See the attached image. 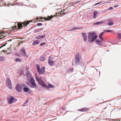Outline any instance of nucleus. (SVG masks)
Instances as JSON below:
<instances>
[{
  "mask_svg": "<svg viewBox=\"0 0 121 121\" xmlns=\"http://www.w3.org/2000/svg\"><path fill=\"white\" fill-rule=\"evenodd\" d=\"M26 73H27L26 75L27 78L28 80L30 81L31 84V85L28 84L27 85L31 88H37V86L35 83V80L32 77L31 74L28 72H27Z\"/></svg>",
  "mask_w": 121,
  "mask_h": 121,
  "instance_id": "obj_1",
  "label": "nucleus"
},
{
  "mask_svg": "<svg viewBox=\"0 0 121 121\" xmlns=\"http://www.w3.org/2000/svg\"><path fill=\"white\" fill-rule=\"evenodd\" d=\"M96 33L94 32H89L88 35V41L89 42L92 43L97 37V35H95Z\"/></svg>",
  "mask_w": 121,
  "mask_h": 121,
  "instance_id": "obj_2",
  "label": "nucleus"
},
{
  "mask_svg": "<svg viewBox=\"0 0 121 121\" xmlns=\"http://www.w3.org/2000/svg\"><path fill=\"white\" fill-rule=\"evenodd\" d=\"M35 78L36 80L43 87H47V86L44 83V82L42 80V78H39L36 74H35Z\"/></svg>",
  "mask_w": 121,
  "mask_h": 121,
  "instance_id": "obj_3",
  "label": "nucleus"
},
{
  "mask_svg": "<svg viewBox=\"0 0 121 121\" xmlns=\"http://www.w3.org/2000/svg\"><path fill=\"white\" fill-rule=\"evenodd\" d=\"M36 67L39 73L40 74H43L45 72V67H43L40 69L39 66L38 65H37Z\"/></svg>",
  "mask_w": 121,
  "mask_h": 121,
  "instance_id": "obj_4",
  "label": "nucleus"
},
{
  "mask_svg": "<svg viewBox=\"0 0 121 121\" xmlns=\"http://www.w3.org/2000/svg\"><path fill=\"white\" fill-rule=\"evenodd\" d=\"M29 22L28 21H27L26 22H24L22 24L20 23H17V25L19 29L22 28V27L23 26H26L28 24H29Z\"/></svg>",
  "mask_w": 121,
  "mask_h": 121,
  "instance_id": "obj_5",
  "label": "nucleus"
},
{
  "mask_svg": "<svg viewBox=\"0 0 121 121\" xmlns=\"http://www.w3.org/2000/svg\"><path fill=\"white\" fill-rule=\"evenodd\" d=\"M6 84L8 87L10 89H11L12 88L11 81L9 78H8L6 80Z\"/></svg>",
  "mask_w": 121,
  "mask_h": 121,
  "instance_id": "obj_6",
  "label": "nucleus"
},
{
  "mask_svg": "<svg viewBox=\"0 0 121 121\" xmlns=\"http://www.w3.org/2000/svg\"><path fill=\"white\" fill-rule=\"evenodd\" d=\"M15 89L17 92H20L22 89V86L20 84H17L16 86Z\"/></svg>",
  "mask_w": 121,
  "mask_h": 121,
  "instance_id": "obj_7",
  "label": "nucleus"
},
{
  "mask_svg": "<svg viewBox=\"0 0 121 121\" xmlns=\"http://www.w3.org/2000/svg\"><path fill=\"white\" fill-rule=\"evenodd\" d=\"M52 57H49L48 60V64L51 66H53L54 65V62L52 60Z\"/></svg>",
  "mask_w": 121,
  "mask_h": 121,
  "instance_id": "obj_8",
  "label": "nucleus"
},
{
  "mask_svg": "<svg viewBox=\"0 0 121 121\" xmlns=\"http://www.w3.org/2000/svg\"><path fill=\"white\" fill-rule=\"evenodd\" d=\"M5 32H0V39L3 38L6 36Z\"/></svg>",
  "mask_w": 121,
  "mask_h": 121,
  "instance_id": "obj_9",
  "label": "nucleus"
},
{
  "mask_svg": "<svg viewBox=\"0 0 121 121\" xmlns=\"http://www.w3.org/2000/svg\"><path fill=\"white\" fill-rule=\"evenodd\" d=\"M106 21H103L98 22H95L94 23V25H99L100 24H102L103 25H105V23Z\"/></svg>",
  "mask_w": 121,
  "mask_h": 121,
  "instance_id": "obj_10",
  "label": "nucleus"
},
{
  "mask_svg": "<svg viewBox=\"0 0 121 121\" xmlns=\"http://www.w3.org/2000/svg\"><path fill=\"white\" fill-rule=\"evenodd\" d=\"M21 51L23 53V55L24 56L28 57V56L26 54L25 50L24 48H22Z\"/></svg>",
  "mask_w": 121,
  "mask_h": 121,
  "instance_id": "obj_11",
  "label": "nucleus"
},
{
  "mask_svg": "<svg viewBox=\"0 0 121 121\" xmlns=\"http://www.w3.org/2000/svg\"><path fill=\"white\" fill-rule=\"evenodd\" d=\"M14 99V98L13 97H11L9 99H8V103L9 104H12Z\"/></svg>",
  "mask_w": 121,
  "mask_h": 121,
  "instance_id": "obj_12",
  "label": "nucleus"
},
{
  "mask_svg": "<svg viewBox=\"0 0 121 121\" xmlns=\"http://www.w3.org/2000/svg\"><path fill=\"white\" fill-rule=\"evenodd\" d=\"M46 59V55L44 54L40 57L39 58V60L40 61H44Z\"/></svg>",
  "mask_w": 121,
  "mask_h": 121,
  "instance_id": "obj_13",
  "label": "nucleus"
},
{
  "mask_svg": "<svg viewBox=\"0 0 121 121\" xmlns=\"http://www.w3.org/2000/svg\"><path fill=\"white\" fill-rule=\"evenodd\" d=\"M96 43L98 45L100 46L102 45V43L101 41L100 40L98 39H96Z\"/></svg>",
  "mask_w": 121,
  "mask_h": 121,
  "instance_id": "obj_14",
  "label": "nucleus"
},
{
  "mask_svg": "<svg viewBox=\"0 0 121 121\" xmlns=\"http://www.w3.org/2000/svg\"><path fill=\"white\" fill-rule=\"evenodd\" d=\"M104 33V32L101 33L99 35V37L100 39L102 41H104V40L103 38L102 37V36L103 35Z\"/></svg>",
  "mask_w": 121,
  "mask_h": 121,
  "instance_id": "obj_15",
  "label": "nucleus"
},
{
  "mask_svg": "<svg viewBox=\"0 0 121 121\" xmlns=\"http://www.w3.org/2000/svg\"><path fill=\"white\" fill-rule=\"evenodd\" d=\"M82 36L83 38V40L84 41H86L87 40V37L86 33L82 34Z\"/></svg>",
  "mask_w": 121,
  "mask_h": 121,
  "instance_id": "obj_16",
  "label": "nucleus"
},
{
  "mask_svg": "<svg viewBox=\"0 0 121 121\" xmlns=\"http://www.w3.org/2000/svg\"><path fill=\"white\" fill-rule=\"evenodd\" d=\"M65 10H62L61 11H60V12L58 13V15L59 16H60L61 15H62L64 14H65Z\"/></svg>",
  "mask_w": 121,
  "mask_h": 121,
  "instance_id": "obj_17",
  "label": "nucleus"
},
{
  "mask_svg": "<svg viewBox=\"0 0 121 121\" xmlns=\"http://www.w3.org/2000/svg\"><path fill=\"white\" fill-rule=\"evenodd\" d=\"M98 13L97 11H95L93 13V18H96L97 17L96 15Z\"/></svg>",
  "mask_w": 121,
  "mask_h": 121,
  "instance_id": "obj_18",
  "label": "nucleus"
},
{
  "mask_svg": "<svg viewBox=\"0 0 121 121\" xmlns=\"http://www.w3.org/2000/svg\"><path fill=\"white\" fill-rule=\"evenodd\" d=\"M75 58V62L76 64H77L79 62V60L78 59V57H76Z\"/></svg>",
  "mask_w": 121,
  "mask_h": 121,
  "instance_id": "obj_19",
  "label": "nucleus"
},
{
  "mask_svg": "<svg viewBox=\"0 0 121 121\" xmlns=\"http://www.w3.org/2000/svg\"><path fill=\"white\" fill-rule=\"evenodd\" d=\"M39 43V42L38 41L36 40L34 41L33 43V45H35L38 44Z\"/></svg>",
  "mask_w": 121,
  "mask_h": 121,
  "instance_id": "obj_20",
  "label": "nucleus"
},
{
  "mask_svg": "<svg viewBox=\"0 0 121 121\" xmlns=\"http://www.w3.org/2000/svg\"><path fill=\"white\" fill-rule=\"evenodd\" d=\"M79 29L78 27H72L70 29V30H75L77 29Z\"/></svg>",
  "mask_w": 121,
  "mask_h": 121,
  "instance_id": "obj_21",
  "label": "nucleus"
},
{
  "mask_svg": "<svg viewBox=\"0 0 121 121\" xmlns=\"http://www.w3.org/2000/svg\"><path fill=\"white\" fill-rule=\"evenodd\" d=\"M88 110V109L86 108H83L80 110V111L84 112Z\"/></svg>",
  "mask_w": 121,
  "mask_h": 121,
  "instance_id": "obj_22",
  "label": "nucleus"
},
{
  "mask_svg": "<svg viewBox=\"0 0 121 121\" xmlns=\"http://www.w3.org/2000/svg\"><path fill=\"white\" fill-rule=\"evenodd\" d=\"M23 89L24 91L25 92H27L28 91H29V88L27 87H24Z\"/></svg>",
  "mask_w": 121,
  "mask_h": 121,
  "instance_id": "obj_23",
  "label": "nucleus"
},
{
  "mask_svg": "<svg viewBox=\"0 0 121 121\" xmlns=\"http://www.w3.org/2000/svg\"><path fill=\"white\" fill-rule=\"evenodd\" d=\"M42 29H37L35 30L34 31V32L35 33H36L38 32H39L40 31H41L42 30Z\"/></svg>",
  "mask_w": 121,
  "mask_h": 121,
  "instance_id": "obj_24",
  "label": "nucleus"
},
{
  "mask_svg": "<svg viewBox=\"0 0 121 121\" xmlns=\"http://www.w3.org/2000/svg\"><path fill=\"white\" fill-rule=\"evenodd\" d=\"M15 60L16 61H19L21 62L22 61V60L19 58H17L15 59Z\"/></svg>",
  "mask_w": 121,
  "mask_h": 121,
  "instance_id": "obj_25",
  "label": "nucleus"
},
{
  "mask_svg": "<svg viewBox=\"0 0 121 121\" xmlns=\"http://www.w3.org/2000/svg\"><path fill=\"white\" fill-rule=\"evenodd\" d=\"M113 24V22H109L108 23V25L109 26L112 25Z\"/></svg>",
  "mask_w": 121,
  "mask_h": 121,
  "instance_id": "obj_26",
  "label": "nucleus"
},
{
  "mask_svg": "<svg viewBox=\"0 0 121 121\" xmlns=\"http://www.w3.org/2000/svg\"><path fill=\"white\" fill-rule=\"evenodd\" d=\"M48 86L49 88H53L54 86L50 84H48Z\"/></svg>",
  "mask_w": 121,
  "mask_h": 121,
  "instance_id": "obj_27",
  "label": "nucleus"
},
{
  "mask_svg": "<svg viewBox=\"0 0 121 121\" xmlns=\"http://www.w3.org/2000/svg\"><path fill=\"white\" fill-rule=\"evenodd\" d=\"M4 59V58L3 56H0V61H3Z\"/></svg>",
  "mask_w": 121,
  "mask_h": 121,
  "instance_id": "obj_28",
  "label": "nucleus"
},
{
  "mask_svg": "<svg viewBox=\"0 0 121 121\" xmlns=\"http://www.w3.org/2000/svg\"><path fill=\"white\" fill-rule=\"evenodd\" d=\"M45 36V35H42L41 37L39 36L37 38L38 39H40L41 38H44Z\"/></svg>",
  "mask_w": 121,
  "mask_h": 121,
  "instance_id": "obj_29",
  "label": "nucleus"
},
{
  "mask_svg": "<svg viewBox=\"0 0 121 121\" xmlns=\"http://www.w3.org/2000/svg\"><path fill=\"white\" fill-rule=\"evenodd\" d=\"M46 44L45 43H41L40 44V46H43Z\"/></svg>",
  "mask_w": 121,
  "mask_h": 121,
  "instance_id": "obj_30",
  "label": "nucleus"
},
{
  "mask_svg": "<svg viewBox=\"0 0 121 121\" xmlns=\"http://www.w3.org/2000/svg\"><path fill=\"white\" fill-rule=\"evenodd\" d=\"M16 27V26H13L11 28V30H13L14 29H15V28Z\"/></svg>",
  "mask_w": 121,
  "mask_h": 121,
  "instance_id": "obj_31",
  "label": "nucleus"
},
{
  "mask_svg": "<svg viewBox=\"0 0 121 121\" xmlns=\"http://www.w3.org/2000/svg\"><path fill=\"white\" fill-rule=\"evenodd\" d=\"M42 25L43 24L42 23H39L37 24V25L38 26H42Z\"/></svg>",
  "mask_w": 121,
  "mask_h": 121,
  "instance_id": "obj_32",
  "label": "nucleus"
},
{
  "mask_svg": "<svg viewBox=\"0 0 121 121\" xmlns=\"http://www.w3.org/2000/svg\"><path fill=\"white\" fill-rule=\"evenodd\" d=\"M118 37L119 39H121V33L118 35Z\"/></svg>",
  "mask_w": 121,
  "mask_h": 121,
  "instance_id": "obj_33",
  "label": "nucleus"
},
{
  "mask_svg": "<svg viewBox=\"0 0 121 121\" xmlns=\"http://www.w3.org/2000/svg\"><path fill=\"white\" fill-rule=\"evenodd\" d=\"M73 71V69L72 68H70L69 70V71L72 72Z\"/></svg>",
  "mask_w": 121,
  "mask_h": 121,
  "instance_id": "obj_34",
  "label": "nucleus"
},
{
  "mask_svg": "<svg viewBox=\"0 0 121 121\" xmlns=\"http://www.w3.org/2000/svg\"><path fill=\"white\" fill-rule=\"evenodd\" d=\"M105 31H107V32H111L112 31V30H107Z\"/></svg>",
  "mask_w": 121,
  "mask_h": 121,
  "instance_id": "obj_35",
  "label": "nucleus"
},
{
  "mask_svg": "<svg viewBox=\"0 0 121 121\" xmlns=\"http://www.w3.org/2000/svg\"><path fill=\"white\" fill-rule=\"evenodd\" d=\"M28 102V101L27 100L26 101L25 103L24 104V105L25 106V104H26Z\"/></svg>",
  "mask_w": 121,
  "mask_h": 121,
  "instance_id": "obj_36",
  "label": "nucleus"
},
{
  "mask_svg": "<svg viewBox=\"0 0 121 121\" xmlns=\"http://www.w3.org/2000/svg\"><path fill=\"white\" fill-rule=\"evenodd\" d=\"M99 2V3H96V4H95V5H97L100 3H102V2Z\"/></svg>",
  "mask_w": 121,
  "mask_h": 121,
  "instance_id": "obj_37",
  "label": "nucleus"
},
{
  "mask_svg": "<svg viewBox=\"0 0 121 121\" xmlns=\"http://www.w3.org/2000/svg\"><path fill=\"white\" fill-rule=\"evenodd\" d=\"M113 9V8L112 7H109L108 9L109 10H112Z\"/></svg>",
  "mask_w": 121,
  "mask_h": 121,
  "instance_id": "obj_38",
  "label": "nucleus"
},
{
  "mask_svg": "<svg viewBox=\"0 0 121 121\" xmlns=\"http://www.w3.org/2000/svg\"><path fill=\"white\" fill-rule=\"evenodd\" d=\"M118 5H115V6H113V7H114V8H116V7H118Z\"/></svg>",
  "mask_w": 121,
  "mask_h": 121,
  "instance_id": "obj_39",
  "label": "nucleus"
},
{
  "mask_svg": "<svg viewBox=\"0 0 121 121\" xmlns=\"http://www.w3.org/2000/svg\"><path fill=\"white\" fill-rule=\"evenodd\" d=\"M80 1L81 0H79V1H78L77 2H76V3L77 4V3H78L79 2H80Z\"/></svg>",
  "mask_w": 121,
  "mask_h": 121,
  "instance_id": "obj_40",
  "label": "nucleus"
},
{
  "mask_svg": "<svg viewBox=\"0 0 121 121\" xmlns=\"http://www.w3.org/2000/svg\"><path fill=\"white\" fill-rule=\"evenodd\" d=\"M110 3L109 2H106L104 3Z\"/></svg>",
  "mask_w": 121,
  "mask_h": 121,
  "instance_id": "obj_41",
  "label": "nucleus"
},
{
  "mask_svg": "<svg viewBox=\"0 0 121 121\" xmlns=\"http://www.w3.org/2000/svg\"><path fill=\"white\" fill-rule=\"evenodd\" d=\"M14 100H15V101H17V100L16 99H14Z\"/></svg>",
  "mask_w": 121,
  "mask_h": 121,
  "instance_id": "obj_42",
  "label": "nucleus"
},
{
  "mask_svg": "<svg viewBox=\"0 0 121 121\" xmlns=\"http://www.w3.org/2000/svg\"><path fill=\"white\" fill-rule=\"evenodd\" d=\"M51 18H50L49 19H51Z\"/></svg>",
  "mask_w": 121,
  "mask_h": 121,
  "instance_id": "obj_43",
  "label": "nucleus"
},
{
  "mask_svg": "<svg viewBox=\"0 0 121 121\" xmlns=\"http://www.w3.org/2000/svg\"><path fill=\"white\" fill-rule=\"evenodd\" d=\"M1 48V47H0V49Z\"/></svg>",
  "mask_w": 121,
  "mask_h": 121,
  "instance_id": "obj_44",
  "label": "nucleus"
},
{
  "mask_svg": "<svg viewBox=\"0 0 121 121\" xmlns=\"http://www.w3.org/2000/svg\"><path fill=\"white\" fill-rule=\"evenodd\" d=\"M38 19V18L37 19L38 20V19Z\"/></svg>",
  "mask_w": 121,
  "mask_h": 121,
  "instance_id": "obj_45",
  "label": "nucleus"
}]
</instances>
